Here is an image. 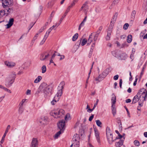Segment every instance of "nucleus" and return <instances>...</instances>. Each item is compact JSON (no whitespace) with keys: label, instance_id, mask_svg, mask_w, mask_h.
Instances as JSON below:
<instances>
[{"label":"nucleus","instance_id":"20","mask_svg":"<svg viewBox=\"0 0 147 147\" xmlns=\"http://www.w3.org/2000/svg\"><path fill=\"white\" fill-rule=\"evenodd\" d=\"M1 11H4V15L6 14L7 15H8L11 11L12 9L8 7L5 9V10H1Z\"/></svg>","mask_w":147,"mask_h":147},{"label":"nucleus","instance_id":"7","mask_svg":"<svg viewBox=\"0 0 147 147\" xmlns=\"http://www.w3.org/2000/svg\"><path fill=\"white\" fill-rule=\"evenodd\" d=\"M50 56L49 53L47 52H44L41 53L40 57V59L41 61H46Z\"/></svg>","mask_w":147,"mask_h":147},{"label":"nucleus","instance_id":"41","mask_svg":"<svg viewBox=\"0 0 147 147\" xmlns=\"http://www.w3.org/2000/svg\"><path fill=\"white\" fill-rule=\"evenodd\" d=\"M146 30H145L144 31L142 32L140 34V38H143L144 36V34L146 32Z\"/></svg>","mask_w":147,"mask_h":147},{"label":"nucleus","instance_id":"16","mask_svg":"<svg viewBox=\"0 0 147 147\" xmlns=\"http://www.w3.org/2000/svg\"><path fill=\"white\" fill-rule=\"evenodd\" d=\"M105 77L102 74L99 75L96 78L95 80L98 82H100Z\"/></svg>","mask_w":147,"mask_h":147},{"label":"nucleus","instance_id":"38","mask_svg":"<svg viewBox=\"0 0 147 147\" xmlns=\"http://www.w3.org/2000/svg\"><path fill=\"white\" fill-rule=\"evenodd\" d=\"M71 7V6H69L68 8H67V9L66 10V11L64 15L63 16H63V18L65 17V16H66L67 14V13L69 12L70 10V9Z\"/></svg>","mask_w":147,"mask_h":147},{"label":"nucleus","instance_id":"29","mask_svg":"<svg viewBox=\"0 0 147 147\" xmlns=\"http://www.w3.org/2000/svg\"><path fill=\"white\" fill-rule=\"evenodd\" d=\"M57 98L55 97V96L53 100L51 102V103L52 105H55V103L58 101H59V99H57Z\"/></svg>","mask_w":147,"mask_h":147},{"label":"nucleus","instance_id":"42","mask_svg":"<svg viewBox=\"0 0 147 147\" xmlns=\"http://www.w3.org/2000/svg\"><path fill=\"white\" fill-rule=\"evenodd\" d=\"M63 19V16H62V17L59 20V23H55V25L56 27V28H57L60 25V24L61 23V22L62 21Z\"/></svg>","mask_w":147,"mask_h":147},{"label":"nucleus","instance_id":"57","mask_svg":"<svg viewBox=\"0 0 147 147\" xmlns=\"http://www.w3.org/2000/svg\"><path fill=\"white\" fill-rule=\"evenodd\" d=\"M84 24V23L82 22L79 25L78 28V30H80L81 28L83 27Z\"/></svg>","mask_w":147,"mask_h":147},{"label":"nucleus","instance_id":"59","mask_svg":"<svg viewBox=\"0 0 147 147\" xmlns=\"http://www.w3.org/2000/svg\"><path fill=\"white\" fill-rule=\"evenodd\" d=\"M102 29V26L98 28V30L96 32L100 34Z\"/></svg>","mask_w":147,"mask_h":147},{"label":"nucleus","instance_id":"19","mask_svg":"<svg viewBox=\"0 0 147 147\" xmlns=\"http://www.w3.org/2000/svg\"><path fill=\"white\" fill-rule=\"evenodd\" d=\"M120 51L118 50H115L111 52L112 54L115 57L118 58Z\"/></svg>","mask_w":147,"mask_h":147},{"label":"nucleus","instance_id":"21","mask_svg":"<svg viewBox=\"0 0 147 147\" xmlns=\"http://www.w3.org/2000/svg\"><path fill=\"white\" fill-rule=\"evenodd\" d=\"M116 97L115 95L113 94L112 95V97L111 98V105H115V103L116 102Z\"/></svg>","mask_w":147,"mask_h":147},{"label":"nucleus","instance_id":"2","mask_svg":"<svg viewBox=\"0 0 147 147\" xmlns=\"http://www.w3.org/2000/svg\"><path fill=\"white\" fill-rule=\"evenodd\" d=\"M146 91V90L144 88L141 89L137 94V95L134 96V97L133 101L132 102V104H134L139 100V98L140 100L139 101L140 102H143L142 100L144 98H143L142 96H144L143 94H144V92Z\"/></svg>","mask_w":147,"mask_h":147},{"label":"nucleus","instance_id":"54","mask_svg":"<svg viewBox=\"0 0 147 147\" xmlns=\"http://www.w3.org/2000/svg\"><path fill=\"white\" fill-rule=\"evenodd\" d=\"M10 126L9 125H8L5 131V132L4 133L7 134V133L8 132V131L9 129H10Z\"/></svg>","mask_w":147,"mask_h":147},{"label":"nucleus","instance_id":"9","mask_svg":"<svg viewBox=\"0 0 147 147\" xmlns=\"http://www.w3.org/2000/svg\"><path fill=\"white\" fill-rule=\"evenodd\" d=\"M95 135L96 140L99 145H101V140L100 139V133L96 129H94Z\"/></svg>","mask_w":147,"mask_h":147},{"label":"nucleus","instance_id":"50","mask_svg":"<svg viewBox=\"0 0 147 147\" xmlns=\"http://www.w3.org/2000/svg\"><path fill=\"white\" fill-rule=\"evenodd\" d=\"M70 117V115L69 113H67L66 115H65V120L66 121H67L68 120H69V118Z\"/></svg>","mask_w":147,"mask_h":147},{"label":"nucleus","instance_id":"26","mask_svg":"<svg viewBox=\"0 0 147 147\" xmlns=\"http://www.w3.org/2000/svg\"><path fill=\"white\" fill-rule=\"evenodd\" d=\"M114 24L111 23L108 29L107 32L111 33Z\"/></svg>","mask_w":147,"mask_h":147},{"label":"nucleus","instance_id":"51","mask_svg":"<svg viewBox=\"0 0 147 147\" xmlns=\"http://www.w3.org/2000/svg\"><path fill=\"white\" fill-rule=\"evenodd\" d=\"M134 143L136 146H139L140 145L139 142L137 140H135L134 141Z\"/></svg>","mask_w":147,"mask_h":147},{"label":"nucleus","instance_id":"47","mask_svg":"<svg viewBox=\"0 0 147 147\" xmlns=\"http://www.w3.org/2000/svg\"><path fill=\"white\" fill-rule=\"evenodd\" d=\"M111 35V33L107 32V35L106 37V40H109L110 39Z\"/></svg>","mask_w":147,"mask_h":147},{"label":"nucleus","instance_id":"24","mask_svg":"<svg viewBox=\"0 0 147 147\" xmlns=\"http://www.w3.org/2000/svg\"><path fill=\"white\" fill-rule=\"evenodd\" d=\"M110 72V69L109 68H107L105 69L102 73V74L104 76H106L109 74V73Z\"/></svg>","mask_w":147,"mask_h":147},{"label":"nucleus","instance_id":"39","mask_svg":"<svg viewBox=\"0 0 147 147\" xmlns=\"http://www.w3.org/2000/svg\"><path fill=\"white\" fill-rule=\"evenodd\" d=\"M123 142H118L116 143L115 145L117 147H120L123 144Z\"/></svg>","mask_w":147,"mask_h":147},{"label":"nucleus","instance_id":"52","mask_svg":"<svg viewBox=\"0 0 147 147\" xmlns=\"http://www.w3.org/2000/svg\"><path fill=\"white\" fill-rule=\"evenodd\" d=\"M39 34V33H36L35 35L34 36L33 40H32V42H33V43H34V42L36 39L38 35Z\"/></svg>","mask_w":147,"mask_h":147},{"label":"nucleus","instance_id":"8","mask_svg":"<svg viewBox=\"0 0 147 147\" xmlns=\"http://www.w3.org/2000/svg\"><path fill=\"white\" fill-rule=\"evenodd\" d=\"M65 123L64 120H62L60 121L57 124L58 128L60 129V130L62 132H63L65 129Z\"/></svg>","mask_w":147,"mask_h":147},{"label":"nucleus","instance_id":"28","mask_svg":"<svg viewBox=\"0 0 147 147\" xmlns=\"http://www.w3.org/2000/svg\"><path fill=\"white\" fill-rule=\"evenodd\" d=\"M42 77L40 76H38L34 81V82L35 83H37L39 82L42 80Z\"/></svg>","mask_w":147,"mask_h":147},{"label":"nucleus","instance_id":"55","mask_svg":"<svg viewBox=\"0 0 147 147\" xmlns=\"http://www.w3.org/2000/svg\"><path fill=\"white\" fill-rule=\"evenodd\" d=\"M4 15V11H0V18H2Z\"/></svg>","mask_w":147,"mask_h":147},{"label":"nucleus","instance_id":"53","mask_svg":"<svg viewBox=\"0 0 147 147\" xmlns=\"http://www.w3.org/2000/svg\"><path fill=\"white\" fill-rule=\"evenodd\" d=\"M144 68L143 67L142 69V71L140 73V80H141V79L144 74Z\"/></svg>","mask_w":147,"mask_h":147},{"label":"nucleus","instance_id":"35","mask_svg":"<svg viewBox=\"0 0 147 147\" xmlns=\"http://www.w3.org/2000/svg\"><path fill=\"white\" fill-rule=\"evenodd\" d=\"M42 73H45L46 71V67L45 65H44L41 67Z\"/></svg>","mask_w":147,"mask_h":147},{"label":"nucleus","instance_id":"64","mask_svg":"<svg viewBox=\"0 0 147 147\" xmlns=\"http://www.w3.org/2000/svg\"><path fill=\"white\" fill-rule=\"evenodd\" d=\"M119 77V75H117L114 76L113 79L115 80H117L118 79Z\"/></svg>","mask_w":147,"mask_h":147},{"label":"nucleus","instance_id":"60","mask_svg":"<svg viewBox=\"0 0 147 147\" xmlns=\"http://www.w3.org/2000/svg\"><path fill=\"white\" fill-rule=\"evenodd\" d=\"M118 137L116 138V139H121L122 138H123V140L125 138H124V136L121 135V134H119V135H118Z\"/></svg>","mask_w":147,"mask_h":147},{"label":"nucleus","instance_id":"17","mask_svg":"<svg viewBox=\"0 0 147 147\" xmlns=\"http://www.w3.org/2000/svg\"><path fill=\"white\" fill-rule=\"evenodd\" d=\"M107 137L109 143L110 144H111L114 141V140L113 139L112 134H111L110 136H107Z\"/></svg>","mask_w":147,"mask_h":147},{"label":"nucleus","instance_id":"32","mask_svg":"<svg viewBox=\"0 0 147 147\" xmlns=\"http://www.w3.org/2000/svg\"><path fill=\"white\" fill-rule=\"evenodd\" d=\"M96 122L97 125L101 127H102V123L99 120H97L96 121Z\"/></svg>","mask_w":147,"mask_h":147},{"label":"nucleus","instance_id":"11","mask_svg":"<svg viewBox=\"0 0 147 147\" xmlns=\"http://www.w3.org/2000/svg\"><path fill=\"white\" fill-rule=\"evenodd\" d=\"M146 86L147 87V82L146 84ZM145 89L146 90V91L144 93V94H143L144 95V96H142L143 98H144L142 100L143 102H140V101L139 102V105L140 106V107H142L143 106L144 101L145 100L146 98H147V91L146 90V89Z\"/></svg>","mask_w":147,"mask_h":147},{"label":"nucleus","instance_id":"40","mask_svg":"<svg viewBox=\"0 0 147 147\" xmlns=\"http://www.w3.org/2000/svg\"><path fill=\"white\" fill-rule=\"evenodd\" d=\"M136 13V11L135 10H133L132 11L131 14V18H132L134 19L135 17Z\"/></svg>","mask_w":147,"mask_h":147},{"label":"nucleus","instance_id":"30","mask_svg":"<svg viewBox=\"0 0 147 147\" xmlns=\"http://www.w3.org/2000/svg\"><path fill=\"white\" fill-rule=\"evenodd\" d=\"M99 34L96 32L94 35V36L93 40L94 42H96V40H97Z\"/></svg>","mask_w":147,"mask_h":147},{"label":"nucleus","instance_id":"18","mask_svg":"<svg viewBox=\"0 0 147 147\" xmlns=\"http://www.w3.org/2000/svg\"><path fill=\"white\" fill-rule=\"evenodd\" d=\"M92 34V33H91L89 36V38L87 40V45H89L93 41Z\"/></svg>","mask_w":147,"mask_h":147},{"label":"nucleus","instance_id":"5","mask_svg":"<svg viewBox=\"0 0 147 147\" xmlns=\"http://www.w3.org/2000/svg\"><path fill=\"white\" fill-rule=\"evenodd\" d=\"M65 85V82L64 81L61 82L58 88V91L57 93L55 95V96L56 98H57V99H59L60 96L62 94V89L63 88V86Z\"/></svg>","mask_w":147,"mask_h":147},{"label":"nucleus","instance_id":"3","mask_svg":"<svg viewBox=\"0 0 147 147\" xmlns=\"http://www.w3.org/2000/svg\"><path fill=\"white\" fill-rule=\"evenodd\" d=\"M16 75L15 72L11 73L5 79V85L9 87L11 86L14 82Z\"/></svg>","mask_w":147,"mask_h":147},{"label":"nucleus","instance_id":"14","mask_svg":"<svg viewBox=\"0 0 147 147\" xmlns=\"http://www.w3.org/2000/svg\"><path fill=\"white\" fill-rule=\"evenodd\" d=\"M38 143V142L37 139L36 138H33L32 140L30 145L37 147Z\"/></svg>","mask_w":147,"mask_h":147},{"label":"nucleus","instance_id":"48","mask_svg":"<svg viewBox=\"0 0 147 147\" xmlns=\"http://www.w3.org/2000/svg\"><path fill=\"white\" fill-rule=\"evenodd\" d=\"M6 134L5 133L3 135V136L0 142V143H1V144H3L4 142L5 138L6 136Z\"/></svg>","mask_w":147,"mask_h":147},{"label":"nucleus","instance_id":"49","mask_svg":"<svg viewBox=\"0 0 147 147\" xmlns=\"http://www.w3.org/2000/svg\"><path fill=\"white\" fill-rule=\"evenodd\" d=\"M129 26V24H128L126 23L123 26V29L125 30H126L127 29L128 27Z\"/></svg>","mask_w":147,"mask_h":147},{"label":"nucleus","instance_id":"25","mask_svg":"<svg viewBox=\"0 0 147 147\" xmlns=\"http://www.w3.org/2000/svg\"><path fill=\"white\" fill-rule=\"evenodd\" d=\"M117 15H118V14L117 13H116L114 15L113 17V18L111 20V23L114 24V23H115V22L117 18Z\"/></svg>","mask_w":147,"mask_h":147},{"label":"nucleus","instance_id":"43","mask_svg":"<svg viewBox=\"0 0 147 147\" xmlns=\"http://www.w3.org/2000/svg\"><path fill=\"white\" fill-rule=\"evenodd\" d=\"M63 132H62L61 131V130H60L59 131L57 134H56L55 136V138H58V136H59L62 133H63Z\"/></svg>","mask_w":147,"mask_h":147},{"label":"nucleus","instance_id":"61","mask_svg":"<svg viewBox=\"0 0 147 147\" xmlns=\"http://www.w3.org/2000/svg\"><path fill=\"white\" fill-rule=\"evenodd\" d=\"M119 0H114L112 4V5H113V4L114 5L117 4L119 2Z\"/></svg>","mask_w":147,"mask_h":147},{"label":"nucleus","instance_id":"63","mask_svg":"<svg viewBox=\"0 0 147 147\" xmlns=\"http://www.w3.org/2000/svg\"><path fill=\"white\" fill-rule=\"evenodd\" d=\"M94 117V115H93V114L92 115L89 117V121H91L92 120V119H93V118Z\"/></svg>","mask_w":147,"mask_h":147},{"label":"nucleus","instance_id":"46","mask_svg":"<svg viewBox=\"0 0 147 147\" xmlns=\"http://www.w3.org/2000/svg\"><path fill=\"white\" fill-rule=\"evenodd\" d=\"M78 33H76L73 36L72 38V40L73 41H75L78 38Z\"/></svg>","mask_w":147,"mask_h":147},{"label":"nucleus","instance_id":"4","mask_svg":"<svg viewBox=\"0 0 147 147\" xmlns=\"http://www.w3.org/2000/svg\"><path fill=\"white\" fill-rule=\"evenodd\" d=\"M64 112V111L62 109H57L52 110L50 114L54 118H57L62 116Z\"/></svg>","mask_w":147,"mask_h":147},{"label":"nucleus","instance_id":"23","mask_svg":"<svg viewBox=\"0 0 147 147\" xmlns=\"http://www.w3.org/2000/svg\"><path fill=\"white\" fill-rule=\"evenodd\" d=\"M14 20L13 18L10 19L8 24L7 25V28H8L11 27L13 24Z\"/></svg>","mask_w":147,"mask_h":147},{"label":"nucleus","instance_id":"1","mask_svg":"<svg viewBox=\"0 0 147 147\" xmlns=\"http://www.w3.org/2000/svg\"><path fill=\"white\" fill-rule=\"evenodd\" d=\"M52 87L48 86L46 83H43L40 85L36 93L38 94L42 91L44 97L45 98H47L50 96L52 94Z\"/></svg>","mask_w":147,"mask_h":147},{"label":"nucleus","instance_id":"15","mask_svg":"<svg viewBox=\"0 0 147 147\" xmlns=\"http://www.w3.org/2000/svg\"><path fill=\"white\" fill-rule=\"evenodd\" d=\"M72 140V143L74 144V147L78 146V147H79V142L77 139L75 138H73Z\"/></svg>","mask_w":147,"mask_h":147},{"label":"nucleus","instance_id":"33","mask_svg":"<svg viewBox=\"0 0 147 147\" xmlns=\"http://www.w3.org/2000/svg\"><path fill=\"white\" fill-rule=\"evenodd\" d=\"M112 134V132L109 128L107 127L106 129V135L110 136V135Z\"/></svg>","mask_w":147,"mask_h":147},{"label":"nucleus","instance_id":"31","mask_svg":"<svg viewBox=\"0 0 147 147\" xmlns=\"http://www.w3.org/2000/svg\"><path fill=\"white\" fill-rule=\"evenodd\" d=\"M132 40V36L131 35H129L127 38V41L128 43H130Z\"/></svg>","mask_w":147,"mask_h":147},{"label":"nucleus","instance_id":"12","mask_svg":"<svg viewBox=\"0 0 147 147\" xmlns=\"http://www.w3.org/2000/svg\"><path fill=\"white\" fill-rule=\"evenodd\" d=\"M86 2L84 4H83L80 10L81 11L83 10V11L84 12L85 14L87 13L88 9V7L86 5Z\"/></svg>","mask_w":147,"mask_h":147},{"label":"nucleus","instance_id":"36","mask_svg":"<svg viewBox=\"0 0 147 147\" xmlns=\"http://www.w3.org/2000/svg\"><path fill=\"white\" fill-rule=\"evenodd\" d=\"M18 111L20 114H21L24 111L23 107L19 106Z\"/></svg>","mask_w":147,"mask_h":147},{"label":"nucleus","instance_id":"58","mask_svg":"<svg viewBox=\"0 0 147 147\" xmlns=\"http://www.w3.org/2000/svg\"><path fill=\"white\" fill-rule=\"evenodd\" d=\"M78 0H74L72 3H71V5H70L71 6V7L74 6L75 3H77L78 1Z\"/></svg>","mask_w":147,"mask_h":147},{"label":"nucleus","instance_id":"37","mask_svg":"<svg viewBox=\"0 0 147 147\" xmlns=\"http://www.w3.org/2000/svg\"><path fill=\"white\" fill-rule=\"evenodd\" d=\"M27 100V99H22V101L21 102L19 105V106H20L22 107H23V105H24V103L25 102V101Z\"/></svg>","mask_w":147,"mask_h":147},{"label":"nucleus","instance_id":"27","mask_svg":"<svg viewBox=\"0 0 147 147\" xmlns=\"http://www.w3.org/2000/svg\"><path fill=\"white\" fill-rule=\"evenodd\" d=\"M111 107V109L113 114V115L114 116L116 114V108H115V105H113H113H112Z\"/></svg>","mask_w":147,"mask_h":147},{"label":"nucleus","instance_id":"56","mask_svg":"<svg viewBox=\"0 0 147 147\" xmlns=\"http://www.w3.org/2000/svg\"><path fill=\"white\" fill-rule=\"evenodd\" d=\"M138 76H136V79L133 84V85L134 86H136V84L138 80Z\"/></svg>","mask_w":147,"mask_h":147},{"label":"nucleus","instance_id":"44","mask_svg":"<svg viewBox=\"0 0 147 147\" xmlns=\"http://www.w3.org/2000/svg\"><path fill=\"white\" fill-rule=\"evenodd\" d=\"M48 37H47L45 36H44V37L43 39V40L41 41L40 42V45H43L44 43L45 42V41H46V39Z\"/></svg>","mask_w":147,"mask_h":147},{"label":"nucleus","instance_id":"45","mask_svg":"<svg viewBox=\"0 0 147 147\" xmlns=\"http://www.w3.org/2000/svg\"><path fill=\"white\" fill-rule=\"evenodd\" d=\"M87 42V39L86 38H84L82 40V42L81 43V45L82 46H84L85 44L86 43V42Z\"/></svg>","mask_w":147,"mask_h":147},{"label":"nucleus","instance_id":"10","mask_svg":"<svg viewBox=\"0 0 147 147\" xmlns=\"http://www.w3.org/2000/svg\"><path fill=\"white\" fill-rule=\"evenodd\" d=\"M127 55L125 53L120 51L118 59L120 60H125L127 59Z\"/></svg>","mask_w":147,"mask_h":147},{"label":"nucleus","instance_id":"34","mask_svg":"<svg viewBox=\"0 0 147 147\" xmlns=\"http://www.w3.org/2000/svg\"><path fill=\"white\" fill-rule=\"evenodd\" d=\"M53 30V29L50 27L48 30L46 32L45 35V36L48 37L49 36V35L51 32V30Z\"/></svg>","mask_w":147,"mask_h":147},{"label":"nucleus","instance_id":"13","mask_svg":"<svg viewBox=\"0 0 147 147\" xmlns=\"http://www.w3.org/2000/svg\"><path fill=\"white\" fill-rule=\"evenodd\" d=\"M5 64L9 68L13 67L16 65L15 63L12 62H9L8 61H5Z\"/></svg>","mask_w":147,"mask_h":147},{"label":"nucleus","instance_id":"62","mask_svg":"<svg viewBox=\"0 0 147 147\" xmlns=\"http://www.w3.org/2000/svg\"><path fill=\"white\" fill-rule=\"evenodd\" d=\"M31 93V90L29 89L27 90L26 93V94L27 95H30Z\"/></svg>","mask_w":147,"mask_h":147},{"label":"nucleus","instance_id":"6","mask_svg":"<svg viewBox=\"0 0 147 147\" xmlns=\"http://www.w3.org/2000/svg\"><path fill=\"white\" fill-rule=\"evenodd\" d=\"M3 6L4 8H6L9 5H12L13 2V0H1Z\"/></svg>","mask_w":147,"mask_h":147},{"label":"nucleus","instance_id":"22","mask_svg":"<svg viewBox=\"0 0 147 147\" xmlns=\"http://www.w3.org/2000/svg\"><path fill=\"white\" fill-rule=\"evenodd\" d=\"M47 117H43L41 118V120L40 121L41 123L44 125L47 123Z\"/></svg>","mask_w":147,"mask_h":147}]
</instances>
